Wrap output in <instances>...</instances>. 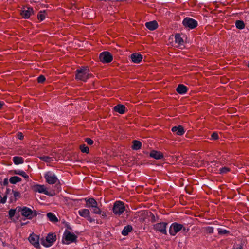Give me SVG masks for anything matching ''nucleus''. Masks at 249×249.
I'll list each match as a JSON object with an SVG mask.
<instances>
[{"label":"nucleus","mask_w":249,"mask_h":249,"mask_svg":"<svg viewBox=\"0 0 249 249\" xmlns=\"http://www.w3.org/2000/svg\"><path fill=\"white\" fill-rule=\"evenodd\" d=\"M75 72V79L83 82H86L92 76L89 69L87 67H81L77 69Z\"/></svg>","instance_id":"f257e3e1"},{"label":"nucleus","mask_w":249,"mask_h":249,"mask_svg":"<svg viewBox=\"0 0 249 249\" xmlns=\"http://www.w3.org/2000/svg\"><path fill=\"white\" fill-rule=\"evenodd\" d=\"M56 240V236L54 233H49L45 239H41V243L45 247H49L54 243Z\"/></svg>","instance_id":"f03ea898"},{"label":"nucleus","mask_w":249,"mask_h":249,"mask_svg":"<svg viewBox=\"0 0 249 249\" xmlns=\"http://www.w3.org/2000/svg\"><path fill=\"white\" fill-rule=\"evenodd\" d=\"M77 238V236L74 233L66 230L63 234L62 242L64 244H69L72 242H75Z\"/></svg>","instance_id":"7ed1b4c3"},{"label":"nucleus","mask_w":249,"mask_h":249,"mask_svg":"<svg viewBox=\"0 0 249 249\" xmlns=\"http://www.w3.org/2000/svg\"><path fill=\"white\" fill-rule=\"evenodd\" d=\"M125 210V207L122 201H117L114 203L112 211L114 214L120 215L124 212Z\"/></svg>","instance_id":"20e7f679"},{"label":"nucleus","mask_w":249,"mask_h":249,"mask_svg":"<svg viewBox=\"0 0 249 249\" xmlns=\"http://www.w3.org/2000/svg\"><path fill=\"white\" fill-rule=\"evenodd\" d=\"M44 177L46 182L49 184H54L57 182H59L56 176L52 171L46 172L44 175Z\"/></svg>","instance_id":"39448f33"},{"label":"nucleus","mask_w":249,"mask_h":249,"mask_svg":"<svg viewBox=\"0 0 249 249\" xmlns=\"http://www.w3.org/2000/svg\"><path fill=\"white\" fill-rule=\"evenodd\" d=\"M183 228V225L176 222L172 223L169 228V233L172 236H175Z\"/></svg>","instance_id":"423d86ee"},{"label":"nucleus","mask_w":249,"mask_h":249,"mask_svg":"<svg viewBox=\"0 0 249 249\" xmlns=\"http://www.w3.org/2000/svg\"><path fill=\"white\" fill-rule=\"evenodd\" d=\"M182 24L185 27L190 29H194L197 26V22L190 18H185L182 21Z\"/></svg>","instance_id":"0eeeda50"},{"label":"nucleus","mask_w":249,"mask_h":249,"mask_svg":"<svg viewBox=\"0 0 249 249\" xmlns=\"http://www.w3.org/2000/svg\"><path fill=\"white\" fill-rule=\"evenodd\" d=\"M21 214L28 219H31L36 215V211H33L31 209L24 207L21 209Z\"/></svg>","instance_id":"6e6552de"},{"label":"nucleus","mask_w":249,"mask_h":249,"mask_svg":"<svg viewBox=\"0 0 249 249\" xmlns=\"http://www.w3.org/2000/svg\"><path fill=\"white\" fill-rule=\"evenodd\" d=\"M167 223L166 222H160L156 223L154 225V229L159 232H161L163 234H167L166 226Z\"/></svg>","instance_id":"1a4fd4ad"},{"label":"nucleus","mask_w":249,"mask_h":249,"mask_svg":"<svg viewBox=\"0 0 249 249\" xmlns=\"http://www.w3.org/2000/svg\"><path fill=\"white\" fill-rule=\"evenodd\" d=\"M99 58L102 62L106 63L110 62L113 59L111 54L108 52H103L101 53Z\"/></svg>","instance_id":"9d476101"},{"label":"nucleus","mask_w":249,"mask_h":249,"mask_svg":"<svg viewBox=\"0 0 249 249\" xmlns=\"http://www.w3.org/2000/svg\"><path fill=\"white\" fill-rule=\"evenodd\" d=\"M33 189L36 192L39 193H43L49 196H53V195L51 194L47 190L44 185L36 184L33 186Z\"/></svg>","instance_id":"9b49d317"},{"label":"nucleus","mask_w":249,"mask_h":249,"mask_svg":"<svg viewBox=\"0 0 249 249\" xmlns=\"http://www.w3.org/2000/svg\"><path fill=\"white\" fill-rule=\"evenodd\" d=\"M39 239V236L34 233L31 234L28 238L29 242L36 248L40 247Z\"/></svg>","instance_id":"f8f14e48"},{"label":"nucleus","mask_w":249,"mask_h":249,"mask_svg":"<svg viewBox=\"0 0 249 249\" xmlns=\"http://www.w3.org/2000/svg\"><path fill=\"white\" fill-rule=\"evenodd\" d=\"M33 14H34V10L31 7H24L21 12V15L24 18H29Z\"/></svg>","instance_id":"ddd939ff"},{"label":"nucleus","mask_w":249,"mask_h":249,"mask_svg":"<svg viewBox=\"0 0 249 249\" xmlns=\"http://www.w3.org/2000/svg\"><path fill=\"white\" fill-rule=\"evenodd\" d=\"M86 202V206L89 208L91 209L92 207H95L98 205L97 202L93 198H85Z\"/></svg>","instance_id":"4468645a"},{"label":"nucleus","mask_w":249,"mask_h":249,"mask_svg":"<svg viewBox=\"0 0 249 249\" xmlns=\"http://www.w3.org/2000/svg\"><path fill=\"white\" fill-rule=\"evenodd\" d=\"M172 131L179 136H181L185 133L183 127L181 125L173 127L172 128Z\"/></svg>","instance_id":"2eb2a0df"},{"label":"nucleus","mask_w":249,"mask_h":249,"mask_svg":"<svg viewBox=\"0 0 249 249\" xmlns=\"http://www.w3.org/2000/svg\"><path fill=\"white\" fill-rule=\"evenodd\" d=\"M130 57L132 61L135 63H139L141 62L142 59V56L141 54L137 53L132 54Z\"/></svg>","instance_id":"dca6fc26"},{"label":"nucleus","mask_w":249,"mask_h":249,"mask_svg":"<svg viewBox=\"0 0 249 249\" xmlns=\"http://www.w3.org/2000/svg\"><path fill=\"white\" fill-rule=\"evenodd\" d=\"M150 157L156 160H160L163 158V154L160 151L152 150L150 153Z\"/></svg>","instance_id":"f3484780"},{"label":"nucleus","mask_w":249,"mask_h":249,"mask_svg":"<svg viewBox=\"0 0 249 249\" xmlns=\"http://www.w3.org/2000/svg\"><path fill=\"white\" fill-rule=\"evenodd\" d=\"M145 25L147 29L151 31L155 30L158 27V23L155 20L146 22Z\"/></svg>","instance_id":"a211bd4d"},{"label":"nucleus","mask_w":249,"mask_h":249,"mask_svg":"<svg viewBox=\"0 0 249 249\" xmlns=\"http://www.w3.org/2000/svg\"><path fill=\"white\" fill-rule=\"evenodd\" d=\"M188 88L183 84H179L176 89L177 92L180 94H184L187 91Z\"/></svg>","instance_id":"6ab92c4d"},{"label":"nucleus","mask_w":249,"mask_h":249,"mask_svg":"<svg viewBox=\"0 0 249 249\" xmlns=\"http://www.w3.org/2000/svg\"><path fill=\"white\" fill-rule=\"evenodd\" d=\"M125 107L121 104H118L114 107V110L120 114H124L125 111Z\"/></svg>","instance_id":"aec40b11"},{"label":"nucleus","mask_w":249,"mask_h":249,"mask_svg":"<svg viewBox=\"0 0 249 249\" xmlns=\"http://www.w3.org/2000/svg\"><path fill=\"white\" fill-rule=\"evenodd\" d=\"M79 214L84 218H87L89 215H90V212L88 209H82L78 211Z\"/></svg>","instance_id":"412c9836"},{"label":"nucleus","mask_w":249,"mask_h":249,"mask_svg":"<svg viewBox=\"0 0 249 249\" xmlns=\"http://www.w3.org/2000/svg\"><path fill=\"white\" fill-rule=\"evenodd\" d=\"M132 230V227L131 225L125 226L122 231V234L124 236H126Z\"/></svg>","instance_id":"4be33fe9"},{"label":"nucleus","mask_w":249,"mask_h":249,"mask_svg":"<svg viewBox=\"0 0 249 249\" xmlns=\"http://www.w3.org/2000/svg\"><path fill=\"white\" fill-rule=\"evenodd\" d=\"M142 142L140 141L137 140H134L133 141V145L132 148L133 150H137L141 148Z\"/></svg>","instance_id":"5701e85b"},{"label":"nucleus","mask_w":249,"mask_h":249,"mask_svg":"<svg viewBox=\"0 0 249 249\" xmlns=\"http://www.w3.org/2000/svg\"><path fill=\"white\" fill-rule=\"evenodd\" d=\"M47 217L51 222L55 223L58 221V218L55 215L52 213H48L47 214Z\"/></svg>","instance_id":"b1692460"},{"label":"nucleus","mask_w":249,"mask_h":249,"mask_svg":"<svg viewBox=\"0 0 249 249\" xmlns=\"http://www.w3.org/2000/svg\"><path fill=\"white\" fill-rule=\"evenodd\" d=\"M13 161L15 164H22L24 162V159L21 157L15 156L13 158Z\"/></svg>","instance_id":"393cba45"},{"label":"nucleus","mask_w":249,"mask_h":249,"mask_svg":"<svg viewBox=\"0 0 249 249\" xmlns=\"http://www.w3.org/2000/svg\"><path fill=\"white\" fill-rule=\"evenodd\" d=\"M46 16V11L45 10L40 11L37 15V18L40 21H43L45 18Z\"/></svg>","instance_id":"a878e982"},{"label":"nucleus","mask_w":249,"mask_h":249,"mask_svg":"<svg viewBox=\"0 0 249 249\" xmlns=\"http://www.w3.org/2000/svg\"><path fill=\"white\" fill-rule=\"evenodd\" d=\"M175 38L176 43H177L179 46L183 45V40L179 34H176L175 36Z\"/></svg>","instance_id":"bb28decb"},{"label":"nucleus","mask_w":249,"mask_h":249,"mask_svg":"<svg viewBox=\"0 0 249 249\" xmlns=\"http://www.w3.org/2000/svg\"><path fill=\"white\" fill-rule=\"evenodd\" d=\"M21 181V178L18 176H13L10 178L9 181L11 184H16Z\"/></svg>","instance_id":"cd10ccee"},{"label":"nucleus","mask_w":249,"mask_h":249,"mask_svg":"<svg viewBox=\"0 0 249 249\" xmlns=\"http://www.w3.org/2000/svg\"><path fill=\"white\" fill-rule=\"evenodd\" d=\"M14 173L17 175H19L23 177H24L25 178H28L29 176L23 170H15Z\"/></svg>","instance_id":"c85d7f7f"},{"label":"nucleus","mask_w":249,"mask_h":249,"mask_svg":"<svg viewBox=\"0 0 249 249\" xmlns=\"http://www.w3.org/2000/svg\"><path fill=\"white\" fill-rule=\"evenodd\" d=\"M236 27L239 29H243L245 28V25L242 20H237L235 22Z\"/></svg>","instance_id":"c756f323"},{"label":"nucleus","mask_w":249,"mask_h":249,"mask_svg":"<svg viewBox=\"0 0 249 249\" xmlns=\"http://www.w3.org/2000/svg\"><path fill=\"white\" fill-rule=\"evenodd\" d=\"M79 148L81 151L83 153H89V148L85 144L80 145Z\"/></svg>","instance_id":"7c9ffc66"},{"label":"nucleus","mask_w":249,"mask_h":249,"mask_svg":"<svg viewBox=\"0 0 249 249\" xmlns=\"http://www.w3.org/2000/svg\"><path fill=\"white\" fill-rule=\"evenodd\" d=\"M39 158L41 160L46 162H50L52 160V158L47 156H41Z\"/></svg>","instance_id":"2f4dec72"},{"label":"nucleus","mask_w":249,"mask_h":249,"mask_svg":"<svg viewBox=\"0 0 249 249\" xmlns=\"http://www.w3.org/2000/svg\"><path fill=\"white\" fill-rule=\"evenodd\" d=\"M91 209H92V212L95 214H99L102 213V211L98 205H96L95 207H92Z\"/></svg>","instance_id":"473e14b6"},{"label":"nucleus","mask_w":249,"mask_h":249,"mask_svg":"<svg viewBox=\"0 0 249 249\" xmlns=\"http://www.w3.org/2000/svg\"><path fill=\"white\" fill-rule=\"evenodd\" d=\"M204 230L207 233L212 234L213 232L214 229L213 227L208 226L205 227Z\"/></svg>","instance_id":"72a5a7b5"},{"label":"nucleus","mask_w":249,"mask_h":249,"mask_svg":"<svg viewBox=\"0 0 249 249\" xmlns=\"http://www.w3.org/2000/svg\"><path fill=\"white\" fill-rule=\"evenodd\" d=\"M230 171V169L227 167H224L222 168H221L219 169V173L220 174H226Z\"/></svg>","instance_id":"f704fd0d"},{"label":"nucleus","mask_w":249,"mask_h":249,"mask_svg":"<svg viewBox=\"0 0 249 249\" xmlns=\"http://www.w3.org/2000/svg\"><path fill=\"white\" fill-rule=\"evenodd\" d=\"M16 213V210L15 209H10L8 212V214L9 218L12 219V218L14 217V215Z\"/></svg>","instance_id":"c9c22d12"},{"label":"nucleus","mask_w":249,"mask_h":249,"mask_svg":"<svg viewBox=\"0 0 249 249\" xmlns=\"http://www.w3.org/2000/svg\"><path fill=\"white\" fill-rule=\"evenodd\" d=\"M218 234L220 235L225 234L229 232V231L220 228L218 229Z\"/></svg>","instance_id":"e433bc0d"},{"label":"nucleus","mask_w":249,"mask_h":249,"mask_svg":"<svg viewBox=\"0 0 249 249\" xmlns=\"http://www.w3.org/2000/svg\"><path fill=\"white\" fill-rule=\"evenodd\" d=\"M12 192L13 193L14 196L16 199L17 198L20 197V193L19 192L12 190Z\"/></svg>","instance_id":"4c0bfd02"},{"label":"nucleus","mask_w":249,"mask_h":249,"mask_svg":"<svg viewBox=\"0 0 249 249\" xmlns=\"http://www.w3.org/2000/svg\"><path fill=\"white\" fill-rule=\"evenodd\" d=\"M45 80V77L42 75H40L38 78H37V82L39 83H42L43 82H44Z\"/></svg>","instance_id":"58836bf2"},{"label":"nucleus","mask_w":249,"mask_h":249,"mask_svg":"<svg viewBox=\"0 0 249 249\" xmlns=\"http://www.w3.org/2000/svg\"><path fill=\"white\" fill-rule=\"evenodd\" d=\"M85 141L88 144L91 145L93 144V141L89 138H86L85 139Z\"/></svg>","instance_id":"ea45409f"},{"label":"nucleus","mask_w":249,"mask_h":249,"mask_svg":"<svg viewBox=\"0 0 249 249\" xmlns=\"http://www.w3.org/2000/svg\"><path fill=\"white\" fill-rule=\"evenodd\" d=\"M6 200L7 196H5L3 197H1V196L0 195V203L4 204L6 202Z\"/></svg>","instance_id":"a19ab883"},{"label":"nucleus","mask_w":249,"mask_h":249,"mask_svg":"<svg viewBox=\"0 0 249 249\" xmlns=\"http://www.w3.org/2000/svg\"><path fill=\"white\" fill-rule=\"evenodd\" d=\"M211 138L213 140H217L218 138V134L216 132H213Z\"/></svg>","instance_id":"79ce46f5"},{"label":"nucleus","mask_w":249,"mask_h":249,"mask_svg":"<svg viewBox=\"0 0 249 249\" xmlns=\"http://www.w3.org/2000/svg\"><path fill=\"white\" fill-rule=\"evenodd\" d=\"M17 137L20 140H22L24 138V136L21 132H18L17 134Z\"/></svg>","instance_id":"37998d69"},{"label":"nucleus","mask_w":249,"mask_h":249,"mask_svg":"<svg viewBox=\"0 0 249 249\" xmlns=\"http://www.w3.org/2000/svg\"><path fill=\"white\" fill-rule=\"evenodd\" d=\"M243 246L241 245H238L236 246H234L232 249H242Z\"/></svg>","instance_id":"c03bdc74"},{"label":"nucleus","mask_w":249,"mask_h":249,"mask_svg":"<svg viewBox=\"0 0 249 249\" xmlns=\"http://www.w3.org/2000/svg\"><path fill=\"white\" fill-rule=\"evenodd\" d=\"M86 218H87V219L89 222H92L94 221V219H93V218H92L90 217V215H89L88 216V217H87Z\"/></svg>","instance_id":"a18cd8bd"},{"label":"nucleus","mask_w":249,"mask_h":249,"mask_svg":"<svg viewBox=\"0 0 249 249\" xmlns=\"http://www.w3.org/2000/svg\"><path fill=\"white\" fill-rule=\"evenodd\" d=\"M101 215L102 217L106 218L107 217V214L105 212L102 211V213L100 214Z\"/></svg>","instance_id":"49530a36"},{"label":"nucleus","mask_w":249,"mask_h":249,"mask_svg":"<svg viewBox=\"0 0 249 249\" xmlns=\"http://www.w3.org/2000/svg\"><path fill=\"white\" fill-rule=\"evenodd\" d=\"M182 230L185 231V232H188L189 230V229L188 228L186 229L185 228L184 226H183V228L182 229Z\"/></svg>","instance_id":"de8ad7c7"},{"label":"nucleus","mask_w":249,"mask_h":249,"mask_svg":"<svg viewBox=\"0 0 249 249\" xmlns=\"http://www.w3.org/2000/svg\"><path fill=\"white\" fill-rule=\"evenodd\" d=\"M28 223H29V221H27V222H21L20 224H21V226H23V225H25L28 224Z\"/></svg>","instance_id":"09e8293b"},{"label":"nucleus","mask_w":249,"mask_h":249,"mask_svg":"<svg viewBox=\"0 0 249 249\" xmlns=\"http://www.w3.org/2000/svg\"><path fill=\"white\" fill-rule=\"evenodd\" d=\"M3 106V103L1 102V101H0V108H1Z\"/></svg>","instance_id":"8fccbe9b"},{"label":"nucleus","mask_w":249,"mask_h":249,"mask_svg":"<svg viewBox=\"0 0 249 249\" xmlns=\"http://www.w3.org/2000/svg\"><path fill=\"white\" fill-rule=\"evenodd\" d=\"M4 184H7V179H5L4 180Z\"/></svg>","instance_id":"3c124183"},{"label":"nucleus","mask_w":249,"mask_h":249,"mask_svg":"<svg viewBox=\"0 0 249 249\" xmlns=\"http://www.w3.org/2000/svg\"><path fill=\"white\" fill-rule=\"evenodd\" d=\"M248 67L249 68V63H248Z\"/></svg>","instance_id":"603ef678"}]
</instances>
